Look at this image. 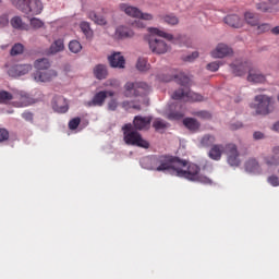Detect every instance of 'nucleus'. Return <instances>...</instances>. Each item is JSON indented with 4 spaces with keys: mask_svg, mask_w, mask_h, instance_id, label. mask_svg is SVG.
<instances>
[{
    "mask_svg": "<svg viewBox=\"0 0 279 279\" xmlns=\"http://www.w3.org/2000/svg\"><path fill=\"white\" fill-rule=\"evenodd\" d=\"M116 36L117 38H133L134 36V31H132V28H129L126 26H119L116 29Z\"/></svg>",
    "mask_w": 279,
    "mask_h": 279,
    "instance_id": "c85d7f7f",
    "label": "nucleus"
},
{
    "mask_svg": "<svg viewBox=\"0 0 279 279\" xmlns=\"http://www.w3.org/2000/svg\"><path fill=\"white\" fill-rule=\"evenodd\" d=\"M22 117L25 119V121H34V113L32 112H24L22 113Z\"/></svg>",
    "mask_w": 279,
    "mask_h": 279,
    "instance_id": "680f3d73",
    "label": "nucleus"
},
{
    "mask_svg": "<svg viewBox=\"0 0 279 279\" xmlns=\"http://www.w3.org/2000/svg\"><path fill=\"white\" fill-rule=\"evenodd\" d=\"M223 22L233 29H241L245 27V20L239 14H228L225 16Z\"/></svg>",
    "mask_w": 279,
    "mask_h": 279,
    "instance_id": "2eb2a0df",
    "label": "nucleus"
},
{
    "mask_svg": "<svg viewBox=\"0 0 279 279\" xmlns=\"http://www.w3.org/2000/svg\"><path fill=\"white\" fill-rule=\"evenodd\" d=\"M88 19H90V21H94L96 25H106L108 23L106 21V17H104L102 15H98L95 11H90L88 13Z\"/></svg>",
    "mask_w": 279,
    "mask_h": 279,
    "instance_id": "c9c22d12",
    "label": "nucleus"
},
{
    "mask_svg": "<svg viewBox=\"0 0 279 279\" xmlns=\"http://www.w3.org/2000/svg\"><path fill=\"white\" fill-rule=\"evenodd\" d=\"M107 108L109 111L114 112V110H117V108H119V101H117V99L112 98L111 100H109Z\"/></svg>",
    "mask_w": 279,
    "mask_h": 279,
    "instance_id": "603ef678",
    "label": "nucleus"
},
{
    "mask_svg": "<svg viewBox=\"0 0 279 279\" xmlns=\"http://www.w3.org/2000/svg\"><path fill=\"white\" fill-rule=\"evenodd\" d=\"M94 75L96 80H106L108 77V66L98 64L94 68Z\"/></svg>",
    "mask_w": 279,
    "mask_h": 279,
    "instance_id": "c756f323",
    "label": "nucleus"
},
{
    "mask_svg": "<svg viewBox=\"0 0 279 279\" xmlns=\"http://www.w3.org/2000/svg\"><path fill=\"white\" fill-rule=\"evenodd\" d=\"M10 2L26 16H36L43 12L44 8L40 0H10Z\"/></svg>",
    "mask_w": 279,
    "mask_h": 279,
    "instance_id": "20e7f679",
    "label": "nucleus"
},
{
    "mask_svg": "<svg viewBox=\"0 0 279 279\" xmlns=\"http://www.w3.org/2000/svg\"><path fill=\"white\" fill-rule=\"evenodd\" d=\"M267 78L260 71L256 69H250L248 75H247V82H251V84H265Z\"/></svg>",
    "mask_w": 279,
    "mask_h": 279,
    "instance_id": "5701e85b",
    "label": "nucleus"
},
{
    "mask_svg": "<svg viewBox=\"0 0 279 279\" xmlns=\"http://www.w3.org/2000/svg\"><path fill=\"white\" fill-rule=\"evenodd\" d=\"M149 90H151V86L145 82H128L124 85V95L126 97H141L140 101H142L144 106H149V99L144 97Z\"/></svg>",
    "mask_w": 279,
    "mask_h": 279,
    "instance_id": "f03ea898",
    "label": "nucleus"
},
{
    "mask_svg": "<svg viewBox=\"0 0 279 279\" xmlns=\"http://www.w3.org/2000/svg\"><path fill=\"white\" fill-rule=\"evenodd\" d=\"M32 77H33L34 82H37L39 84L52 82V80H56V77H58V71H56L53 69L35 71L32 74Z\"/></svg>",
    "mask_w": 279,
    "mask_h": 279,
    "instance_id": "9b49d317",
    "label": "nucleus"
},
{
    "mask_svg": "<svg viewBox=\"0 0 279 279\" xmlns=\"http://www.w3.org/2000/svg\"><path fill=\"white\" fill-rule=\"evenodd\" d=\"M256 27H257V34H265L266 32L271 31V25L268 23L260 24V22H258V25Z\"/></svg>",
    "mask_w": 279,
    "mask_h": 279,
    "instance_id": "49530a36",
    "label": "nucleus"
},
{
    "mask_svg": "<svg viewBox=\"0 0 279 279\" xmlns=\"http://www.w3.org/2000/svg\"><path fill=\"white\" fill-rule=\"evenodd\" d=\"M136 69L142 73H145V71H149V63H147V59L138 58L136 62Z\"/></svg>",
    "mask_w": 279,
    "mask_h": 279,
    "instance_id": "58836bf2",
    "label": "nucleus"
},
{
    "mask_svg": "<svg viewBox=\"0 0 279 279\" xmlns=\"http://www.w3.org/2000/svg\"><path fill=\"white\" fill-rule=\"evenodd\" d=\"M105 86H117V80H108Z\"/></svg>",
    "mask_w": 279,
    "mask_h": 279,
    "instance_id": "0e129e2a",
    "label": "nucleus"
},
{
    "mask_svg": "<svg viewBox=\"0 0 279 279\" xmlns=\"http://www.w3.org/2000/svg\"><path fill=\"white\" fill-rule=\"evenodd\" d=\"M245 171L247 173H260V165L255 158H251L245 162Z\"/></svg>",
    "mask_w": 279,
    "mask_h": 279,
    "instance_id": "bb28decb",
    "label": "nucleus"
},
{
    "mask_svg": "<svg viewBox=\"0 0 279 279\" xmlns=\"http://www.w3.org/2000/svg\"><path fill=\"white\" fill-rule=\"evenodd\" d=\"M215 145V136L213 135H205L201 140V147H210Z\"/></svg>",
    "mask_w": 279,
    "mask_h": 279,
    "instance_id": "ea45409f",
    "label": "nucleus"
},
{
    "mask_svg": "<svg viewBox=\"0 0 279 279\" xmlns=\"http://www.w3.org/2000/svg\"><path fill=\"white\" fill-rule=\"evenodd\" d=\"M271 32H272L274 34L278 35V34H279V26L274 27V28L271 29Z\"/></svg>",
    "mask_w": 279,
    "mask_h": 279,
    "instance_id": "774afa93",
    "label": "nucleus"
},
{
    "mask_svg": "<svg viewBox=\"0 0 279 279\" xmlns=\"http://www.w3.org/2000/svg\"><path fill=\"white\" fill-rule=\"evenodd\" d=\"M222 153H223V145H214L209 150V158H211V160H221Z\"/></svg>",
    "mask_w": 279,
    "mask_h": 279,
    "instance_id": "2f4dec72",
    "label": "nucleus"
},
{
    "mask_svg": "<svg viewBox=\"0 0 279 279\" xmlns=\"http://www.w3.org/2000/svg\"><path fill=\"white\" fill-rule=\"evenodd\" d=\"M62 51H64V39L59 38L50 45L48 54L56 56L57 53H62Z\"/></svg>",
    "mask_w": 279,
    "mask_h": 279,
    "instance_id": "393cba45",
    "label": "nucleus"
},
{
    "mask_svg": "<svg viewBox=\"0 0 279 279\" xmlns=\"http://www.w3.org/2000/svg\"><path fill=\"white\" fill-rule=\"evenodd\" d=\"M108 60L112 69H123L125 66V57L121 52H112Z\"/></svg>",
    "mask_w": 279,
    "mask_h": 279,
    "instance_id": "aec40b11",
    "label": "nucleus"
},
{
    "mask_svg": "<svg viewBox=\"0 0 279 279\" xmlns=\"http://www.w3.org/2000/svg\"><path fill=\"white\" fill-rule=\"evenodd\" d=\"M251 108L255 110L256 114L267 116L274 112V97L260 94L255 96L254 104L251 105Z\"/></svg>",
    "mask_w": 279,
    "mask_h": 279,
    "instance_id": "423d86ee",
    "label": "nucleus"
},
{
    "mask_svg": "<svg viewBox=\"0 0 279 279\" xmlns=\"http://www.w3.org/2000/svg\"><path fill=\"white\" fill-rule=\"evenodd\" d=\"M32 71V64H16L11 65L8 69V74L11 77H22V75H27Z\"/></svg>",
    "mask_w": 279,
    "mask_h": 279,
    "instance_id": "f3484780",
    "label": "nucleus"
},
{
    "mask_svg": "<svg viewBox=\"0 0 279 279\" xmlns=\"http://www.w3.org/2000/svg\"><path fill=\"white\" fill-rule=\"evenodd\" d=\"M140 163L143 169H148L149 171H156V156L143 157L140 160Z\"/></svg>",
    "mask_w": 279,
    "mask_h": 279,
    "instance_id": "a878e982",
    "label": "nucleus"
},
{
    "mask_svg": "<svg viewBox=\"0 0 279 279\" xmlns=\"http://www.w3.org/2000/svg\"><path fill=\"white\" fill-rule=\"evenodd\" d=\"M219 66H221V62L214 61L206 65L207 71H210L211 73H217L219 71Z\"/></svg>",
    "mask_w": 279,
    "mask_h": 279,
    "instance_id": "de8ad7c7",
    "label": "nucleus"
},
{
    "mask_svg": "<svg viewBox=\"0 0 279 279\" xmlns=\"http://www.w3.org/2000/svg\"><path fill=\"white\" fill-rule=\"evenodd\" d=\"M121 12H124L126 16H131L132 19H141L142 21H154V15L151 13H144L141 9L128 4L121 3L119 5Z\"/></svg>",
    "mask_w": 279,
    "mask_h": 279,
    "instance_id": "0eeeda50",
    "label": "nucleus"
},
{
    "mask_svg": "<svg viewBox=\"0 0 279 279\" xmlns=\"http://www.w3.org/2000/svg\"><path fill=\"white\" fill-rule=\"evenodd\" d=\"M23 51H25V46H23V44H15L12 48H11V56H21V53H23Z\"/></svg>",
    "mask_w": 279,
    "mask_h": 279,
    "instance_id": "c03bdc74",
    "label": "nucleus"
},
{
    "mask_svg": "<svg viewBox=\"0 0 279 279\" xmlns=\"http://www.w3.org/2000/svg\"><path fill=\"white\" fill-rule=\"evenodd\" d=\"M244 21V25L246 23V25H250L251 27H256L259 23V19L258 15L247 11L244 13V17H242Z\"/></svg>",
    "mask_w": 279,
    "mask_h": 279,
    "instance_id": "cd10ccee",
    "label": "nucleus"
},
{
    "mask_svg": "<svg viewBox=\"0 0 279 279\" xmlns=\"http://www.w3.org/2000/svg\"><path fill=\"white\" fill-rule=\"evenodd\" d=\"M82 122V119L80 118H73L72 120H70L69 122V128L71 130H77V128H80V123Z\"/></svg>",
    "mask_w": 279,
    "mask_h": 279,
    "instance_id": "3c124183",
    "label": "nucleus"
},
{
    "mask_svg": "<svg viewBox=\"0 0 279 279\" xmlns=\"http://www.w3.org/2000/svg\"><path fill=\"white\" fill-rule=\"evenodd\" d=\"M122 106L126 110L130 108H133L134 110H141V105H136L134 101H123Z\"/></svg>",
    "mask_w": 279,
    "mask_h": 279,
    "instance_id": "8fccbe9b",
    "label": "nucleus"
},
{
    "mask_svg": "<svg viewBox=\"0 0 279 279\" xmlns=\"http://www.w3.org/2000/svg\"><path fill=\"white\" fill-rule=\"evenodd\" d=\"M180 160V158L173 156H155L156 171H168L171 175H175L174 171H178L179 165L182 166Z\"/></svg>",
    "mask_w": 279,
    "mask_h": 279,
    "instance_id": "39448f33",
    "label": "nucleus"
},
{
    "mask_svg": "<svg viewBox=\"0 0 279 279\" xmlns=\"http://www.w3.org/2000/svg\"><path fill=\"white\" fill-rule=\"evenodd\" d=\"M132 25H133V27H137V29L145 28V23L141 20L135 21Z\"/></svg>",
    "mask_w": 279,
    "mask_h": 279,
    "instance_id": "052dcab7",
    "label": "nucleus"
},
{
    "mask_svg": "<svg viewBox=\"0 0 279 279\" xmlns=\"http://www.w3.org/2000/svg\"><path fill=\"white\" fill-rule=\"evenodd\" d=\"M267 182L270 186H279V178L276 174L268 177Z\"/></svg>",
    "mask_w": 279,
    "mask_h": 279,
    "instance_id": "5fc2aeb1",
    "label": "nucleus"
},
{
    "mask_svg": "<svg viewBox=\"0 0 279 279\" xmlns=\"http://www.w3.org/2000/svg\"><path fill=\"white\" fill-rule=\"evenodd\" d=\"M272 130H274V132H279V122H276V123L272 125Z\"/></svg>",
    "mask_w": 279,
    "mask_h": 279,
    "instance_id": "69168bd1",
    "label": "nucleus"
},
{
    "mask_svg": "<svg viewBox=\"0 0 279 279\" xmlns=\"http://www.w3.org/2000/svg\"><path fill=\"white\" fill-rule=\"evenodd\" d=\"M183 124L187 130H199V122L193 118H186L183 120Z\"/></svg>",
    "mask_w": 279,
    "mask_h": 279,
    "instance_id": "e433bc0d",
    "label": "nucleus"
},
{
    "mask_svg": "<svg viewBox=\"0 0 279 279\" xmlns=\"http://www.w3.org/2000/svg\"><path fill=\"white\" fill-rule=\"evenodd\" d=\"M69 49L71 53H80L82 51V44L77 40H71L69 43Z\"/></svg>",
    "mask_w": 279,
    "mask_h": 279,
    "instance_id": "37998d69",
    "label": "nucleus"
},
{
    "mask_svg": "<svg viewBox=\"0 0 279 279\" xmlns=\"http://www.w3.org/2000/svg\"><path fill=\"white\" fill-rule=\"evenodd\" d=\"M123 132V141L126 145H133L135 147H143V149H149V142L147 140H143L141 133L134 129L132 123L124 124L122 126Z\"/></svg>",
    "mask_w": 279,
    "mask_h": 279,
    "instance_id": "7ed1b4c3",
    "label": "nucleus"
},
{
    "mask_svg": "<svg viewBox=\"0 0 279 279\" xmlns=\"http://www.w3.org/2000/svg\"><path fill=\"white\" fill-rule=\"evenodd\" d=\"M14 99V94L12 95L10 92L0 90V104H9Z\"/></svg>",
    "mask_w": 279,
    "mask_h": 279,
    "instance_id": "a19ab883",
    "label": "nucleus"
},
{
    "mask_svg": "<svg viewBox=\"0 0 279 279\" xmlns=\"http://www.w3.org/2000/svg\"><path fill=\"white\" fill-rule=\"evenodd\" d=\"M182 163L179 165L178 169L173 171L177 178H184L185 180H190L191 182H201V184H213L210 178L206 175H199V166L195 163H190L186 160H180Z\"/></svg>",
    "mask_w": 279,
    "mask_h": 279,
    "instance_id": "f257e3e1",
    "label": "nucleus"
},
{
    "mask_svg": "<svg viewBox=\"0 0 279 279\" xmlns=\"http://www.w3.org/2000/svg\"><path fill=\"white\" fill-rule=\"evenodd\" d=\"M13 99V106H15V108H27V106H32V104H34V98H32L27 92L14 93Z\"/></svg>",
    "mask_w": 279,
    "mask_h": 279,
    "instance_id": "f8f14e48",
    "label": "nucleus"
},
{
    "mask_svg": "<svg viewBox=\"0 0 279 279\" xmlns=\"http://www.w3.org/2000/svg\"><path fill=\"white\" fill-rule=\"evenodd\" d=\"M264 163L266 167H268V169L279 166V146H275L272 148V155H267L264 157Z\"/></svg>",
    "mask_w": 279,
    "mask_h": 279,
    "instance_id": "4be33fe9",
    "label": "nucleus"
},
{
    "mask_svg": "<svg viewBox=\"0 0 279 279\" xmlns=\"http://www.w3.org/2000/svg\"><path fill=\"white\" fill-rule=\"evenodd\" d=\"M197 58H199V52L194 51L191 54H186L184 57L185 62H193V60H197Z\"/></svg>",
    "mask_w": 279,
    "mask_h": 279,
    "instance_id": "4d7b16f0",
    "label": "nucleus"
},
{
    "mask_svg": "<svg viewBox=\"0 0 279 279\" xmlns=\"http://www.w3.org/2000/svg\"><path fill=\"white\" fill-rule=\"evenodd\" d=\"M196 117H198L199 119H211L213 118V116L208 111H198V112H196Z\"/></svg>",
    "mask_w": 279,
    "mask_h": 279,
    "instance_id": "13d9d810",
    "label": "nucleus"
},
{
    "mask_svg": "<svg viewBox=\"0 0 279 279\" xmlns=\"http://www.w3.org/2000/svg\"><path fill=\"white\" fill-rule=\"evenodd\" d=\"M159 19L163 21V23H167V25H178L180 23V19H178L173 13L159 15Z\"/></svg>",
    "mask_w": 279,
    "mask_h": 279,
    "instance_id": "f704fd0d",
    "label": "nucleus"
},
{
    "mask_svg": "<svg viewBox=\"0 0 279 279\" xmlns=\"http://www.w3.org/2000/svg\"><path fill=\"white\" fill-rule=\"evenodd\" d=\"M35 69L36 71H47L51 69V63L49 62V59L43 58V59H37L35 61Z\"/></svg>",
    "mask_w": 279,
    "mask_h": 279,
    "instance_id": "473e14b6",
    "label": "nucleus"
},
{
    "mask_svg": "<svg viewBox=\"0 0 279 279\" xmlns=\"http://www.w3.org/2000/svg\"><path fill=\"white\" fill-rule=\"evenodd\" d=\"M269 3L276 5L279 3V0H259V2L256 3V8L260 12H267V10H269Z\"/></svg>",
    "mask_w": 279,
    "mask_h": 279,
    "instance_id": "72a5a7b5",
    "label": "nucleus"
},
{
    "mask_svg": "<svg viewBox=\"0 0 279 279\" xmlns=\"http://www.w3.org/2000/svg\"><path fill=\"white\" fill-rule=\"evenodd\" d=\"M148 45L150 51H153V53H157V56H162L171 50V46H169L165 40L156 37V34H153L149 37Z\"/></svg>",
    "mask_w": 279,
    "mask_h": 279,
    "instance_id": "1a4fd4ad",
    "label": "nucleus"
},
{
    "mask_svg": "<svg viewBox=\"0 0 279 279\" xmlns=\"http://www.w3.org/2000/svg\"><path fill=\"white\" fill-rule=\"evenodd\" d=\"M254 141H263L265 138V133L256 131L253 133Z\"/></svg>",
    "mask_w": 279,
    "mask_h": 279,
    "instance_id": "bf43d9fd",
    "label": "nucleus"
},
{
    "mask_svg": "<svg viewBox=\"0 0 279 279\" xmlns=\"http://www.w3.org/2000/svg\"><path fill=\"white\" fill-rule=\"evenodd\" d=\"M172 99L180 100L184 99V101H206V98L198 93L190 90L189 88H180L175 90L172 95Z\"/></svg>",
    "mask_w": 279,
    "mask_h": 279,
    "instance_id": "6e6552de",
    "label": "nucleus"
},
{
    "mask_svg": "<svg viewBox=\"0 0 279 279\" xmlns=\"http://www.w3.org/2000/svg\"><path fill=\"white\" fill-rule=\"evenodd\" d=\"M10 138V132L5 129H0V143L8 141Z\"/></svg>",
    "mask_w": 279,
    "mask_h": 279,
    "instance_id": "6e6d98bb",
    "label": "nucleus"
},
{
    "mask_svg": "<svg viewBox=\"0 0 279 279\" xmlns=\"http://www.w3.org/2000/svg\"><path fill=\"white\" fill-rule=\"evenodd\" d=\"M226 151L228 156V165H230V167H239V165H241V159H239V150L236 149V145L228 144L226 146Z\"/></svg>",
    "mask_w": 279,
    "mask_h": 279,
    "instance_id": "4468645a",
    "label": "nucleus"
},
{
    "mask_svg": "<svg viewBox=\"0 0 279 279\" xmlns=\"http://www.w3.org/2000/svg\"><path fill=\"white\" fill-rule=\"evenodd\" d=\"M106 99H108V93L106 90H100L94 95L92 100L85 102L87 108H101L104 104H106Z\"/></svg>",
    "mask_w": 279,
    "mask_h": 279,
    "instance_id": "dca6fc26",
    "label": "nucleus"
},
{
    "mask_svg": "<svg viewBox=\"0 0 279 279\" xmlns=\"http://www.w3.org/2000/svg\"><path fill=\"white\" fill-rule=\"evenodd\" d=\"M232 130H240V128H243V123L238 122V123H233L230 126Z\"/></svg>",
    "mask_w": 279,
    "mask_h": 279,
    "instance_id": "e2e57ef3",
    "label": "nucleus"
},
{
    "mask_svg": "<svg viewBox=\"0 0 279 279\" xmlns=\"http://www.w3.org/2000/svg\"><path fill=\"white\" fill-rule=\"evenodd\" d=\"M183 118H184V113H182V112H171L168 114V119L170 121H178Z\"/></svg>",
    "mask_w": 279,
    "mask_h": 279,
    "instance_id": "864d4df0",
    "label": "nucleus"
},
{
    "mask_svg": "<svg viewBox=\"0 0 279 279\" xmlns=\"http://www.w3.org/2000/svg\"><path fill=\"white\" fill-rule=\"evenodd\" d=\"M52 108L54 112L63 114L69 112V102L62 96H54L52 99Z\"/></svg>",
    "mask_w": 279,
    "mask_h": 279,
    "instance_id": "6ab92c4d",
    "label": "nucleus"
},
{
    "mask_svg": "<svg viewBox=\"0 0 279 279\" xmlns=\"http://www.w3.org/2000/svg\"><path fill=\"white\" fill-rule=\"evenodd\" d=\"M232 56H234V50L226 43L217 44L215 49L210 51V57L214 58V60H221L223 58H230Z\"/></svg>",
    "mask_w": 279,
    "mask_h": 279,
    "instance_id": "9d476101",
    "label": "nucleus"
},
{
    "mask_svg": "<svg viewBox=\"0 0 279 279\" xmlns=\"http://www.w3.org/2000/svg\"><path fill=\"white\" fill-rule=\"evenodd\" d=\"M172 80H174L177 84H180V86H184L185 88L187 86H191V78H189V76H186L184 73L172 74L170 76L161 77L162 82H172Z\"/></svg>",
    "mask_w": 279,
    "mask_h": 279,
    "instance_id": "a211bd4d",
    "label": "nucleus"
},
{
    "mask_svg": "<svg viewBox=\"0 0 279 279\" xmlns=\"http://www.w3.org/2000/svg\"><path fill=\"white\" fill-rule=\"evenodd\" d=\"M107 97H114V92L113 90H106Z\"/></svg>",
    "mask_w": 279,
    "mask_h": 279,
    "instance_id": "338daca9",
    "label": "nucleus"
},
{
    "mask_svg": "<svg viewBox=\"0 0 279 279\" xmlns=\"http://www.w3.org/2000/svg\"><path fill=\"white\" fill-rule=\"evenodd\" d=\"M168 123L160 119V118H157L154 120L153 122V128L157 131V132H160V130H165L167 128Z\"/></svg>",
    "mask_w": 279,
    "mask_h": 279,
    "instance_id": "79ce46f5",
    "label": "nucleus"
},
{
    "mask_svg": "<svg viewBox=\"0 0 279 279\" xmlns=\"http://www.w3.org/2000/svg\"><path fill=\"white\" fill-rule=\"evenodd\" d=\"M150 34H155L156 36H159V38H166V40H169L170 43H173L174 45H180L182 40H184L185 36L182 34H179L177 36H173L170 33H167L160 28H149Z\"/></svg>",
    "mask_w": 279,
    "mask_h": 279,
    "instance_id": "ddd939ff",
    "label": "nucleus"
},
{
    "mask_svg": "<svg viewBox=\"0 0 279 279\" xmlns=\"http://www.w3.org/2000/svg\"><path fill=\"white\" fill-rule=\"evenodd\" d=\"M11 25L14 29H22L24 32H27V29H29V25L23 22V19H21V16H14L11 20Z\"/></svg>",
    "mask_w": 279,
    "mask_h": 279,
    "instance_id": "7c9ffc66",
    "label": "nucleus"
},
{
    "mask_svg": "<svg viewBox=\"0 0 279 279\" xmlns=\"http://www.w3.org/2000/svg\"><path fill=\"white\" fill-rule=\"evenodd\" d=\"M151 125V117H142L136 116L133 119V128L135 130H149V126Z\"/></svg>",
    "mask_w": 279,
    "mask_h": 279,
    "instance_id": "412c9836",
    "label": "nucleus"
},
{
    "mask_svg": "<svg viewBox=\"0 0 279 279\" xmlns=\"http://www.w3.org/2000/svg\"><path fill=\"white\" fill-rule=\"evenodd\" d=\"M233 75H236L238 77H241L244 73H247L250 71V63L247 62H241V63H231L230 64Z\"/></svg>",
    "mask_w": 279,
    "mask_h": 279,
    "instance_id": "b1692460",
    "label": "nucleus"
},
{
    "mask_svg": "<svg viewBox=\"0 0 279 279\" xmlns=\"http://www.w3.org/2000/svg\"><path fill=\"white\" fill-rule=\"evenodd\" d=\"M80 27L86 38H93V28H90V23L81 22Z\"/></svg>",
    "mask_w": 279,
    "mask_h": 279,
    "instance_id": "4c0bfd02",
    "label": "nucleus"
},
{
    "mask_svg": "<svg viewBox=\"0 0 279 279\" xmlns=\"http://www.w3.org/2000/svg\"><path fill=\"white\" fill-rule=\"evenodd\" d=\"M31 26L33 29H40L41 27H45V22L38 17L31 19Z\"/></svg>",
    "mask_w": 279,
    "mask_h": 279,
    "instance_id": "a18cd8bd",
    "label": "nucleus"
},
{
    "mask_svg": "<svg viewBox=\"0 0 279 279\" xmlns=\"http://www.w3.org/2000/svg\"><path fill=\"white\" fill-rule=\"evenodd\" d=\"M10 25V15L2 13L0 15V27H8Z\"/></svg>",
    "mask_w": 279,
    "mask_h": 279,
    "instance_id": "09e8293b",
    "label": "nucleus"
}]
</instances>
